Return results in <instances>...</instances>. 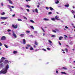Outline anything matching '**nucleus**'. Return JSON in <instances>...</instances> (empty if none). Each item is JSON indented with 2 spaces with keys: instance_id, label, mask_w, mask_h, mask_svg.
<instances>
[{
  "instance_id": "obj_44",
  "label": "nucleus",
  "mask_w": 75,
  "mask_h": 75,
  "mask_svg": "<svg viewBox=\"0 0 75 75\" xmlns=\"http://www.w3.org/2000/svg\"><path fill=\"white\" fill-rule=\"evenodd\" d=\"M46 10H48V9H49V8L48 7H46Z\"/></svg>"
},
{
  "instance_id": "obj_59",
  "label": "nucleus",
  "mask_w": 75,
  "mask_h": 75,
  "mask_svg": "<svg viewBox=\"0 0 75 75\" xmlns=\"http://www.w3.org/2000/svg\"><path fill=\"white\" fill-rule=\"evenodd\" d=\"M38 51V50L37 49H36L35 51H35Z\"/></svg>"
},
{
  "instance_id": "obj_51",
  "label": "nucleus",
  "mask_w": 75,
  "mask_h": 75,
  "mask_svg": "<svg viewBox=\"0 0 75 75\" xmlns=\"http://www.w3.org/2000/svg\"><path fill=\"white\" fill-rule=\"evenodd\" d=\"M33 47L34 48H36V46H35V45H33Z\"/></svg>"
},
{
  "instance_id": "obj_26",
  "label": "nucleus",
  "mask_w": 75,
  "mask_h": 75,
  "mask_svg": "<svg viewBox=\"0 0 75 75\" xmlns=\"http://www.w3.org/2000/svg\"><path fill=\"white\" fill-rule=\"evenodd\" d=\"M23 18H24V19H25V20H27V17L24 16H23Z\"/></svg>"
},
{
  "instance_id": "obj_23",
  "label": "nucleus",
  "mask_w": 75,
  "mask_h": 75,
  "mask_svg": "<svg viewBox=\"0 0 75 75\" xmlns=\"http://www.w3.org/2000/svg\"><path fill=\"white\" fill-rule=\"evenodd\" d=\"M30 28H32V29L34 30V27H33V26H30Z\"/></svg>"
},
{
  "instance_id": "obj_22",
  "label": "nucleus",
  "mask_w": 75,
  "mask_h": 75,
  "mask_svg": "<svg viewBox=\"0 0 75 75\" xmlns=\"http://www.w3.org/2000/svg\"><path fill=\"white\" fill-rule=\"evenodd\" d=\"M30 21L31 23H35L34 21H33L32 20H30Z\"/></svg>"
},
{
  "instance_id": "obj_42",
  "label": "nucleus",
  "mask_w": 75,
  "mask_h": 75,
  "mask_svg": "<svg viewBox=\"0 0 75 75\" xmlns=\"http://www.w3.org/2000/svg\"><path fill=\"white\" fill-rule=\"evenodd\" d=\"M26 10L28 12H30V10L28 9H27Z\"/></svg>"
},
{
  "instance_id": "obj_18",
  "label": "nucleus",
  "mask_w": 75,
  "mask_h": 75,
  "mask_svg": "<svg viewBox=\"0 0 75 75\" xmlns=\"http://www.w3.org/2000/svg\"><path fill=\"white\" fill-rule=\"evenodd\" d=\"M49 8L50 9V10H51V11H52V10H53V8L51 7H50Z\"/></svg>"
},
{
  "instance_id": "obj_16",
  "label": "nucleus",
  "mask_w": 75,
  "mask_h": 75,
  "mask_svg": "<svg viewBox=\"0 0 75 75\" xmlns=\"http://www.w3.org/2000/svg\"><path fill=\"white\" fill-rule=\"evenodd\" d=\"M62 38H63V37L61 36L59 38V40H62Z\"/></svg>"
},
{
  "instance_id": "obj_10",
  "label": "nucleus",
  "mask_w": 75,
  "mask_h": 75,
  "mask_svg": "<svg viewBox=\"0 0 75 75\" xmlns=\"http://www.w3.org/2000/svg\"><path fill=\"white\" fill-rule=\"evenodd\" d=\"M20 36L21 37H24V34H21L20 35Z\"/></svg>"
},
{
  "instance_id": "obj_17",
  "label": "nucleus",
  "mask_w": 75,
  "mask_h": 75,
  "mask_svg": "<svg viewBox=\"0 0 75 75\" xmlns=\"http://www.w3.org/2000/svg\"><path fill=\"white\" fill-rule=\"evenodd\" d=\"M8 7H9L10 9V11H12V9H11V6H10V5H8Z\"/></svg>"
},
{
  "instance_id": "obj_41",
  "label": "nucleus",
  "mask_w": 75,
  "mask_h": 75,
  "mask_svg": "<svg viewBox=\"0 0 75 75\" xmlns=\"http://www.w3.org/2000/svg\"><path fill=\"white\" fill-rule=\"evenodd\" d=\"M47 50H50V48L48 47H47Z\"/></svg>"
},
{
  "instance_id": "obj_1",
  "label": "nucleus",
  "mask_w": 75,
  "mask_h": 75,
  "mask_svg": "<svg viewBox=\"0 0 75 75\" xmlns=\"http://www.w3.org/2000/svg\"><path fill=\"white\" fill-rule=\"evenodd\" d=\"M8 68H9V65L8 64H7L5 68L3 69L2 70L0 71V75L1 74H6V72H7V70H8Z\"/></svg>"
},
{
  "instance_id": "obj_63",
  "label": "nucleus",
  "mask_w": 75,
  "mask_h": 75,
  "mask_svg": "<svg viewBox=\"0 0 75 75\" xmlns=\"http://www.w3.org/2000/svg\"><path fill=\"white\" fill-rule=\"evenodd\" d=\"M45 35V33H43V36H44Z\"/></svg>"
},
{
  "instance_id": "obj_28",
  "label": "nucleus",
  "mask_w": 75,
  "mask_h": 75,
  "mask_svg": "<svg viewBox=\"0 0 75 75\" xmlns=\"http://www.w3.org/2000/svg\"><path fill=\"white\" fill-rule=\"evenodd\" d=\"M18 21H22V20H21V19H18Z\"/></svg>"
},
{
  "instance_id": "obj_25",
  "label": "nucleus",
  "mask_w": 75,
  "mask_h": 75,
  "mask_svg": "<svg viewBox=\"0 0 75 75\" xmlns=\"http://www.w3.org/2000/svg\"><path fill=\"white\" fill-rule=\"evenodd\" d=\"M51 20H52V21H55V18H51Z\"/></svg>"
},
{
  "instance_id": "obj_21",
  "label": "nucleus",
  "mask_w": 75,
  "mask_h": 75,
  "mask_svg": "<svg viewBox=\"0 0 75 75\" xmlns=\"http://www.w3.org/2000/svg\"><path fill=\"white\" fill-rule=\"evenodd\" d=\"M62 69H64V70H67V68L64 67H63Z\"/></svg>"
},
{
  "instance_id": "obj_34",
  "label": "nucleus",
  "mask_w": 75,
  "mask_h": 75,
  "mask_svg": "<svg viewBox=\"0 0 75 75\" xmlns=\"http://www.w3.org/2000/svg\"><path fill=\"white\" fill-rule=\"evenodd\" d=\"M59 3V1L57 0L56 2H55V3L56 4H58V3Z\"/></svg>"
},
{
  "instance_id": "obj_38",
  "label": "nucleus",
  "mask_w": 75,
  "mask_h": 75,
  "mask_svg": "<svg viewBox=\"0 0 75 75\" xmlns=\"http://www.w3.org/2000/svg\"><path fill=\"white\" fill-rule=\"evenodd\" d=\"M41 29H42V30L43 32H45V30H44V29H43V28H42V27H41Z\"/></svg>"
},
{
  "instance_id": "obj_47",
  "label": "nucleus",
  "mask_w": 75,
  "mask_h": 75,
  "mask_svg": "<svg viewBox=\"0 0 75 75\" xmlns=\"http://www.w3.org/2000/svg\"><path fill=\"white\" fill-rule=\"evenodd\" d=\"M0 65L1 67H3V63H1L0 64Z\"/></svg>"
},
{
  "instance_id": "obj_55",
  "label": "nucleus",
  "mask_w": 75,
  "mask_h": 75,
  "mask_svg": "<svg viewBox=\"0 0 75 75\" xmlns=\"http://www.w3.org/2000/svg\"><path fill=\"white\" fill-rule=\"evenodd\" d=\"M1 6H3V3H1Z\"/></svg>"
},
{
  "instance_id": "obj_58",
  "label": "nucleus",
  "mask_w": 75,
  "mask_h": 75,
  "mask_svg": "<svg viewBox=\"0 0 75 75\" xmlns=\"http://www.w3.org/2000/svg\"><path fill=\"white\" fill-rule=\"evenodd\" d=\"M64 36H65V37H68L67 36L65 35H64Z\"/></svg>"
},
{
  "instance_id": "obj_45",
  "label": "nucleus",
  "mask_w": 75,
  "mask_h": 75,
  "mask_svg": "<svg viewBox=\"0 0 75 75\" xmlns=\"http://www.w3.org/2000/svg\"><path fill=\"white\" fill-rule=\"evenodd\" d=\"M42 50H43L44 51H46V50L44 49H42Z\"/></svg>"
},
{
  "instance_id": "obj_39",
  "label": "nucleus",
  "mask_w": 75,
  "mask_h": 75,
  "mask_svg": "<svg viewBox=\"0 0 75 75\" xmlns=\"http://www.w3.org/2000/svg\"><path fill=\"white\" fill-rule=\"evenodd\" d=\"M26 33H30V31H26Z\"/></svg>"
},
{
  "instance_id": "obj_4",
  "label": "nucleus",
  "mask_w": 75,
  "mask_h": 75,
  "mask_svg": "<svg viewBox=\"0 0 75 75\" xmlns=\"http://www.w3.org/2000/svg\"><path fill=\"white\" fill-rule=\"evenodd\" d=\"M4 59H5L4 57H2L0 60V64H1V62H3Z\"/></svg>"
},
{
  "instance_id": "obj_13",
  "label": "nucleus",
  "mask_w": 75,
  "mask_h": 75,
  "mask_svg": "<svg viewBox=\"0 0 75 75\" xmlns=\"http://www.w3.org/2000/svg\"><path fill=\"white\" fill-rule=\"evenodd\" d=\"M43 20H45V21H48L49 20V19L47 18H44Z\"/></svg>"
},
{
  "instance_id": "obj_8",
  "label": "nucleus",
  "mask_w": 75,
  "mask_h": 75,
  "mask_svg": "<svg viewBox=\"0 0 75 75\" xmlns=\"http://www.w3.org/2000/svg\"><path fill=\"white\" fill-rule=\"evenodd\" d=\"M4 63V64H7V63H8V60H6Z\"/></svg>"
},
{
  "instance_id": "obj_31",
  "label": "nucleus",
  "mask_w": 75,
  "mask_h": 75,
  "mask_svg": "<svg viewBox=\"0 0 75 75\" xmlns=\"http://www.w3.org/2000/svg\"><path fill=\"white\" fill-rule=\"evenodd\" d=\"M1 15H4V14H5V13H4V12H3V13H1Z\"/></svg>"
},
{
  "instance_id": "obj_33",
  "label": "nucleus",
  "mask_w": 75,
  "mask_h": 75,
  "mask_svg": "<svg viewBox=\"0 0 75 75\" xmlns=\"http://www.w3.org/2000/svg\"><path fill=\"white\" fill-rule=\"evenodd\" d=\"M72 11L71 12L73 14H74V13H75V11H74L73 10H72Z\"/></svg>"
},
{
  "instance_id": "obj_5",
  "label": "nucleus",
  "mask_w": 75,
  "mask_h": 75,
  "mask_svg": "<svg viewBox=\"0 0 75 75\" xmlns=\"http://www.w3.org/2000/svg\"><path fill=\"white\" fill-rule=\"evenodd\" d=\"M8 18V17H1V20H6V19H7V18Z\"/></svg>"
},
{
  "instance_id": "obj_32",
  "label": "nucleus",
  "mask_w": 75,
  "mask_h": 75,
  "mask_svg": "<svg viewBox=\"0 0 75 75\" xmlns=\"http://www.w3.org/2000/svg\"><path fill=\"white\" fill-rule=\"evenodd\" d=\"M65 51H66V52H68V49L67 48H65L64 49Z\"/></svg>"
},
{
  "instance_id": "obj_62",
  "label": "nucleus",
  "mask_w": 75,
  "mask_h": 75,
  "mask_svg": "<svg viewBox=\"0 0 75 75\" xmlns=\"http://www.w3.org/2000/svg\"><path fill=\"white\" fill-rule=\"evenodd\" d=\"M73 8H75V6H73Z\"/></svg>"
},
{
  "instance_id": "obj_20",
  "label": "nucleus",
  "mask_w": 75,
  "mask_h": 75,
  "mask_svg": "<svg viewBox=\"0 0 75 75\" xmlns=\"http://www.w3.org/2000/svg\"><path fill=\"white\" fill-rule=\"evenodd\" d=\"M30 50H32V51H33L34 50V48H33L31 47L30 48Z\"/></svg>"
},
{
  "instance_id": "obj_48",
  "label": "nucleus",
  "mask_w": 75,
  "mask_h": 75,
  "mask_svg": "<svg viewBox=\"0 0 75 75\" xmlns=\"http://www.w3.org/2000/svg\"><path fill=\"white\" fill-rule=\"evenodd\" d=\"M2 46V44L1 42H0V46Z\"/></svg>"
},
{
  "instance_id": "obj_54",
  "label": "nucleus",
  "mask_w": 75,
  "mask_h": 75,
  "mask_svg": "<svg viewBox=\"0 0 75 75\" xmlns=\"http://www.w3.org/2000/svg\"><path fill=\"white\" fill-rule=\"evenodd\" d=\"M11 7L12 8H14V6H11Z\"/></svg>"
},
{
  "instance_id": "obj_46",
  "label": "nucleus",
  "mask_w": 75,
  "mask_h": 75,
  "mask_svg": "<svg viewBox=\"0 0 75 75\" xmlns=\"http://www.w3.org/2000/svg\"><path fill=\"white\" fill-rule=\"evenodd\" d=\"M59 44L60 45H61L62 44L61 42H59Z\"/></svg>"
},
{
  "instance_id": "obj_50",
  "label": "nucleus",
  "mask_w": 75,
  "mask_h": 75,
  "mask_svg": "<svg viewBox=\"0 0 75 75\" xmlns=\"http://www.w3.org/2000/svg\"><path fill=\"white\" fill-rule=\"evenodd\" d=\"M15 16H16L15 14H13L12 15V17H15Z\"/></svg>"
},
{
  "instance_id": "obj_11",
  "label": "nucleus",
  "mask_w": 75,
  "mask_h": 75,
  "mask_svg": "<svg viewBox=\"0 0 75 75\" xmlns=\"http://www.w3.org/2000/svg\"><path fill=\"white\" fill-rule=\"evenodd\" d=\"M13 35L14 37H15V38H16L17 37V35H16V34L13 33Z\"/></svg>"
},
{
  "instance_id": "obj_37",
  "label": "nucleus",
  "mask_w": 75,
  "mask_h": 75,
  "mask_svg": "<svg viewBox=\"0 0 75 75\" xmlns=\"http://www.w3.org/2000/svg\"><path fill=\"white\" fill-rule=\"evenodd\" d=\"M48 41H49V42H50V43H52V42L50 40H49Z\"/></svg>"
},
{
  "instance_id": "obj_12",
  "label": "nucleus",
  "mask_w": 75,
  "mask_h": 75,
  "mask_svg": "<svg viewBox=\"0 0 75 75\" xmlns=\"http://www.w3.org/2000/svg\"><path fill=\"white\" fill-rule=\"evenodd\" d=\"M61 74H64V75H67V73L65 72H61Z\"/></svg>"
},
{
  "instance_id": "obj_30",
  "label": "nucleus",
  "mask_w": 75,
  "mask_h": 75,
  "mask_svg": "<svg viewBox=\"0 0 75 75\" xmlns=\"http://www.w3.org/2000/svg\"><path fill=\"white\" fill-rule=\"evenodd\" d=\"M52 32H53V33H57V31L54 30H52Z\"/></svg>"
},
{
  "instance_id": "obj_14",
  "label": "nucleus",
  "mask_w": 75,
  "mask_h": 75,
  "mask_svg": "<svg viewBox=\"0 0 75 75\" xmlns=\"http://www.w3.org/2000/svg\"><path fill=\"white\" fill-rule=\"evenodd\" d=\"M8 1H9V3L10 4H13V2L11 1V0H7Z\"/></svg>"
},
{
  "instance_id": "obj_56",
  "label": "nucleus",
  "mask_w": 75,
  "mask_h": 75,
  "mask_svg": "<svg viewBox=\"0 0 75 75\" xmlns=\"http://www.w3.org/2000/svg\"><path fill=\"white\" fill-rule=\"evenodd\" d=\"M34 32L35 33H37V31H35Z\"/></svg>"
},
{
  "instance_id": "obj_36",
  "label": "nucleus",
  "mask_w": 75,
  "mask_h": 75,
  "mask_svg": "<svg viewBox=\"0 0 75 75\" xmlns=\"http://www.w3.org/2000/svg\"><path fill=\"white\" fill-rule=\"evenodd\" d=\"M51 37H55V35H52Z\"/></svg>"
},
{
  "instance_id": "obj_35",
  "label": "nucleus",
  "mask_w": 75,
  "mask_h": 75,
  "mask_svg": "<svg viewBox=\"0 0 75 75\" xmlns=\"http://www.w3.org/2000/svg\"><path fill=\"white\" fill-rule=\"evenodd\" d=\"M26 7H27L28 8H30V6H29V5H27Z\"/></svg>"
},
{
  "instance_id": "obj_60",
  "label": "nucleus",
  "mask_w": 75,
  "mask_h": 75,
  "mask_svg": "<svg viewBox=\"0 0 75 75\" xmlns=\"http://www.w3.org/2000/svg\"><path fill=\"white\" fill-rule=\"evenodd\" d=\"M66 46H67V47H69V46H68V45H66Z\"/></svg>"
},
{
  "instance_id": "obj_49",
  "label": "nucleus",
  "mask_w": 75,
  "mask_h": 75,
  "mask_svg": "<svg viewBox=\"0 0 75 75\" xmlns=\"http://www.w3.org/2000/svg\"><path fill=\"white\" fill-rule=\"evenodd\" d=\"M56 73H57V74H58V71L57 70L56 71Z\"/></svg>"
},
{
  "instance_id": "obj_53",
  "label": "nucleus",
  "mask_w": 75,
  "mask_h": 75,
  "mask_svg": "<svg viewBox=\"0 0 75 75\" xmlns=\"http://www.w3.org/2000/svg\"><path fill=\"white\" fill-rule=\"evenodd\" d=\"M65 28H67V29H68V27L66 26H65Z\"/></svg>"
},
{
  "instance_id": "obj_61",
  "label": "nucleus",
  "mask_w": 75,
  "mask_h": 75,
  "mask_svg": "<svg viewBox=\"0 0 75 75\" xmlns=\"http://www.w3.org/2000/svg\"><path fill=\"white\" fill-rule=\"evenodd\" d=\"M21 8V9H22V10H23V8Z\"/></svg>"
},
{
  "instance_id": "obj_27",
  "label": "nucleus",
  "mask_w": 75,
  "mask_h": 75,
  "mask_svg": "<svg viewBox=\"0 0 75 75\" xmlns=\"http://www.w3.org/2000/svg\"><path fill=\"white\" fill-rule=\"evenodd\" d=\"M35 11L36 13H38V9H37V8H36L35 9Z\"/></svg>"
},
{
  "instance_id": "obj_3",
  "label": "nucleus",
  "mask_w": 75,
  "mask_h": 75,
  "mask_svg": "<svg viewBox=\"0 0 75 75\" xmlns=\"http://www.w3.org/2000/svg\"><path fill=\"white\" fill-rule=\"evenodd\" d=\"M12 27H13V28H14L16 29L17 28V27H18V25H16L15 26L14 25H13Z\"/></svg>"
},
{
  "instance_id": "obj_7",
  "label": "nucleus",
  "mask_w": 75,
  "mask_h": 75,
  "mask_svg": "<svg viewBox=\"0 0 75 75\" xmlns=\"http://www.w3.org/2000/svg\"><path fill=\"white\" fill-rule=\"evenodd\" d=\"M34 44L36 45H38V42H37V41L35 40V41Z\"/></svg>"
},
{
  "instance_id": "obj_6",
  "label": "nucleus",
  "mask_w": 75,
  "mask_h": 75,
  "mask_svg": "<svg viewBox=\"0 0 75 75\" xmlns=\"http://www.w3.org/2000/svg\"><path fill=\"white\" fill-rule=\"evenodd\" d=\"M26 43V41H25V39H23V44H25Z\"/></svg>"
},
{
  "instance_id": "obj_64",
  "label": "nucleus",
  "mask_w": 75,
  "mask_h": 75,
  "mask_svg": "<svg viewBox=\"0 0 75 75\" xmlns=\"http://www.w3.org/2000/svg\"><path fill=\"white\" fill-rule=\"evenodd\" d=\"M38 4L39 5H40V3H38Z\"/></svg>"
},
{
  "instance_id": "obj_9",
  "label": "nucleus",
  "mask_w": 75,
  "mask_h": 75,
  "mask_svg": "<svg viewBox=\"0 0 75 75\" xmlns=\"http://www.w3.org/2000/svg\"><path fill=\"white\" fill-rule=\"evenodd\" d=\"M56 20H60V19L58 18V16H55V18Z\"/></svg>"
},
{
  "instance_id": "obj_2",
  "label": "nucleus",
  "mask_w": 75,
  "mask_h": 75,
  "mask_svg": "<svg viewBox=\"0 0 75 75\" xmlns=\"http://www.w3.org/2000/svg\"><path fill=\"white\" fill-rule=\"evenodd\" d=\"M1 40L2 41L6 40V36H3L1 37Z\"/></svg>"
},
{
  "instance_id": "obj_40",
  "label": "nucleus",
  "mask_w": 75,
  "mask_h": 75,
  "mask_svg": "<svg viewBox=\"0 0 75 75\" xmlns=\"http://www.w3.org/2000/svg\"><path fill=\"white\" fill-rule=\"evenodd\" d=\"M52 14V12H49L48 13V14Z\"/></svg>"
},
{
  "instance_id": "obj_15",
  "label": "nucleus",
  "mask_w": 75,
  "mask_h": 75,
  "mask_svg": "<svg viewBox=\"0 0 75 75\" xmlns=\"http://www.w3.org/2000/svg\"><path fill=\"white\" fill-rule=\"evenodd\" d=\"M64 6L66 7H69V4H68L67 5H64Z\"/></svg>"
},
{
  "instance_id": "obj_43",
  "label": "nucleus",
  "mask_w": 75,
  "mask_h": 75,
  "mask_svg": "<svg viewBox=\"0 0 75 75\" xmlns=\"http://www.w3.org/2000/svg\"><path fill=\"white\" fill-rule=\"evenodd\" d=\"M11 30L10 29H8V30L7 31L8 32H9L10 31H11Z\"/></svg>"
},
{
  "instance_id": "obj_19",
  "label": "nucleus",
  "mask_w": 75,
  "mask_h": 75,
  "mask_svg": "<svg viewBox=\"0 0 75 75\" xmlns=\"http://www.w3.org/2000/svg\"><path fill=\"white\" fill-rule=\"evenodd\" d=\"M13 53L14 54H17V51H14L13 52Z\"/></svg>"
},
{
  "instance_id": "obj_24",
  "label": "nucleus",
  "mask_w": 75,
  "mask_h": 75,
  "mask_svg": "<svg viewBox=\"0 0 75 75\" xmlns=\"http://www.w3.org/2000/svg\"><path fill=\"white\" fill-rule=\"evenodd\" d=\"M4 45L5 46L6 48H8V46H7V45H6V44H4Z\"/></svg>"
},
{
  "instance_id": "obj_29",
  "label": "nucleus",
  "mask_w": 75,
  "mask_h": 75,
  "mask_svg": "<svg viewBox=\"0 0 75 75\" xmlns=\"http://www.w3.org/2000/svg\"><path fill=\"white\" fill-rule=\"evenodd\" d=\"M26 45L28 47H31V45Z\"/></svg>"
},
{
  "instance_id": "obj_57",
  "label": "nucleus",
  "mask_w": 75,
  "mask_h": 75,
  "mask_svg": "<svg viewBox=\"0 0 75 75\" xmlns=\"http://www.w3.org/2000/svg\"><path fill=\"white\" fill-rule=\"evenodd\" d=\"M26 49H28V47H25Z\"/></svg>"
},
{
  "instance_id": "obj_52",
  "label": "nucleus",
  "mask_w": 75,
  "mask_h": 75,
  "mask_svg": "<svg viewBox=\"0 0 75 75\" xmlns=\"http://www.w3.org/2000/svg\"><path fill=\"white\" fill-rule=\"evenodd\" d=\"M37 7H38V8H39V7H40V6H39V5H37Z\"/></svg>"
}]
</instances>
